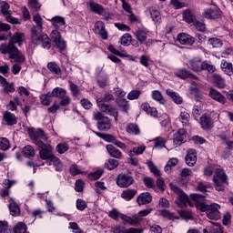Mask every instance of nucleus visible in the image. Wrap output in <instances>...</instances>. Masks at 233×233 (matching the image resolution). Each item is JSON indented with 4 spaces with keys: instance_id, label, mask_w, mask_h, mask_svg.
Masks as SVG:
<instances>
[{
    "instance_id": "1",
    "label": "nucleus",
    "mask_w": 233,
    "mask_h": 233,
    "mask_svg": "<svg viewBox=\"0 0 233 233\" xmlns=\"http://www.w3.org/2000/svg\"><path fill=\"white\" fill-rule=\"evenodd\" d=\"M206 195L198 193L190 195V199L194 201L197 210H200V212H207V218H208V219L216 221H218V219H221V212H219L221 206L218 203H211L210 205L206 204Z\"/></svg>"
},
{
    "instance_id": "2",
    "label": "nucleus",
    "mask_w": 233,
    "mask_h": 233,
    "mask_svg": "<svg viewBox=\"0 0 233 233\" xmlns=\"http://www.w3.org/2000/svg\"><path fill=\"white\" fill-rule=\"evenodd\" d=\"M189 66L193 72L201 73L208 72V74H214L216 72V66L208 64L207 61H203L201 57H194L189 60Z\"/></svg>"
},
{
    "instance_id": "3",
    "label": "nucleus",
    "mask_w": 233,
    "mask_h": 233,
    "mask_svg": "<svg viewBox=\"0 0 233 233\" xmlns=\"http://www.w3.org/2000/svg\"><path fill=\"white\" fill-rule=\"evenodd\" d=\"M213 183H215V188L218 192H223L225 190V185H228V177L225 173V169L217 168L215 170Z\"/></svg>"
},
{
    "instance_id": "4",
    "label": "nucleus",
    "mask_w": 233,
    "mask_h": 233,
    "mask_svg": "<svg viewBox=\"0 0 233 233\" xmlns=\"http://www.w3.org/2000/svg\"><path fill=\"white\" fill-rule=\"evenodd\" d=\"M31 41L36 46L42 45V48L45 50H50L52 48V40L48 37V35L43 32L31 34Z\"/></svg>"
},
{
    "instance_id": "5",
    "label": "nucleus",
    "mask_w": 233,
    "mask_h": 233,
    "mask_svg": "<svg viewBox=\"0 0 233 233\" xmlns=\"http://www.w3.org/2000/svg\"><path fill=\"white\" fill-rule=\"evenodd\" d=\"M170 188L177 196V200L176 201V203L178 207H187V205H189V207H192V202L190 201V198L186 195L183 189L174 184H170Z\"/></svg>"
},
{
    "instance_id": "6",
    "label": "nucleus",
    "mask_w": 233,
    "mask_h": 233,
    "mask_svg": "<svg viewBox=\"0 0 233 233\" xmlns=\"http://www.w3.org/2000/svg\"><path fill=\"white\" fill-rule=\"evenodd\" d=\"M94 119H96V121H98L96 123V127L101 132H107V130H110V128H112V120H110L108 116H104L103 113L97 112L96 114H95Z\"/></svg>"
},
{
    "instance_id": "7",
    "label": "nucleus",
    "mask_w": 233,
    "mask_h": 233,
    "mask_svg": "<svg viewBox=\"0 0 233 233\" xmlns=\"http://www.w3.org/2000/svg\"><path fill=\"white\" fill-rule=\"evenodd\" d=\"M37 148L39 152V157L43 161H48L54 157V148L49 144H45V142H36Z\"/></svg>"
},
{
    "instance_id": "8",
    "label": "nucleus",
    "mask_w": 233,
    "mask_h": 233,
    "mask_svg": "<svg viewBox=\"0 0 233 233\" xmlns=\"http://www.w3.org/2000/svg\"><path fill=\"white\" fill-rule=\"evenodd\" d=\"M51 94L53 97L60 99V106H68L72 101L70 96H66V90L63 89V87H55Z\"/></svg>"
},
{
    "instance_id": "9",
    "label": "nucleus",
    "mask_w": 233,
    "mask_h": 233,
    "mask_svg": "<svg viewBox=\"0 0 233 233\" xmlns=\"http://www.w3.org/2000/svg\"><path fill=\"white\" fill-rule=\"evenodd\" d=\"M50 35L56 48H58L59 52H65L66 50V42L61 38V33L57 30H53Z\"/></svg>"
},
{
    "instance_id": "10",
    "label": "nucleus",
    "mask_w": 233,
    "mask_h": 233,
    "mask_svg": "<svg viewBox=\"0 0 233 233\" xmlns=\"http://www.w3.org/2000/svg\"><path fill=\"white\" fill-rule=\"evenodd\" d=\"M133 183H135L134 177L129 174L120 173L117 175L116 185L120 188H128Z\"/></svg>"
},
{
    "instance_id": "11",
    "label": "nucleus",
    "mask_w": 233,
    "mask_h": 233,
    "mask_svg": "<svg viewBox=\"0 0 233 233\" xmlns=\"http://www.w3.org/2000/svg\"><path fill=\"white\" fill-rule=\"evenodd\" d=\"M202 15L203 17H205V19H211V20L220 19L221 9H219L218 7H208L204 10Z\"/></svg>"
},
{
    "instance_id": "12",
    "label": "nucleus",
    "mask_w": 233,
    "mask_h": 233,
    "mask_svg": "<svg viewBox=\"0 0 233 233\" xmlns=\"http://www.w3.org/2000/svg\"><path fill=\"white\" fill-rule=\"evenodd\" d=\"M187 142V129L179 128L173 136V143L174 145H177L181 147L183 143Z\"/></svg>"
},
{
    "instance_id": "13",
    "label": "nucleus",
    "mask_w": 233,
    "mask_h": 233,
    "mask_svg": "<svg viewBox=\"0 0 233 233\" xmlns=\"http://www.w3.org/2000/svg\"><path fill=\"white\" fill-rule=\"evenodd\" d=\"M29 136H30V138L32 139L33 143H35V145H36V147H37V143H43V141H41V139H45V137H46L45 130H43L41 128H37L36 130L31 129V131L29 132Z\"/></svg>"
},
{
    "instance_id": "14",
    "label": "nucleus",
    "mask_w": 233,
    "mask_h": 233,
    "mask_svg": "<svg viewBox=\"0 0 233 233\" xmlns=\"http://www.w3.org/2000/svg\"><path fill=\"white\" fill-rule=\"evenodd\" d=\"M12 26L6 23L0 21V41H6L9 37H12Z\"/></svg>"
},
{
    "instance_id": "15",
    "label": "nucleus",
    "mask_w": 233,
    "mask_h": 233,
    "mask_svg": "<svg viewBox=\"0 0 233 233\" xmlns=\"http://www.w3.org/2000/svg\"><path fill=\"white\" fill-rule=\"evenodd\" d=\"M209 97L219 103L220 105H227V97L221 94V92L218 91L215 88H209Z\"/></svg>"
},
{
    "instance_id": "16",
    "label": "nucleus",
    "mask_w": 233,
    "mask_h": 233,
    "mask_svg": "<svg viewBox=\"0 0 233 233\" xmlns=\"http://www.w3.org/2000/svg\"><path fill=\"white\" fill-rule=\"evenodd\" d=\"M177 41H178L180 45H188L189 46H192V45L196 43V38L188 34L180 33L177 36Z\"/></svg>"
},
{
    "instance_id": "17",
    "label": "nucleus",
    "mask_w": 233,
    "mask_h": 233,
    "mask_svg": "<svg viewBox=\"0 0 233 233\" xmlns=\"http://www.w3.org/2000/svg\"><path fill=\"white\" fill-rule=\"evenodd\" d=\"M33 21L36 25L31 28V34H39L40 32H43V18L41 17V15L35 14L33 15Z\"/></svg>"
},
{
    "instance_id": "18",
    "label": "nucleus",
    "mask_w": 233,
    "mask_h": 233,
    "mask_svg": "<svg viewBox=\"0 0 233 233\" xmlns=\"http://www.w3.org/2000/svg\"><path fill=\"white\" fill-rule=\"evenodd\" d=\"M135 37L140 43V45H148V43H147V39H148V30L138 28L135 32Z\"/></svg>"
},
{
    "instance_id": "19",
    "label": "nucleus",
    "mask_w": 233,
    "mask_h": 233,
    "mask_svg": "<svg viewBox=\"0 0 233 233\" xmlns=\"http://www.w3.org/2000/svg\"><path fill=\"white\" fill-rule=\"evenodd\" d=\"M185 161L188 167H194L198 163V152L196 149H188L185 157Z\"/></svg>"
},
{
    "instance_id": "20",
    "label": "nucleus",
    "mask_w": 233,
    "mask_h": 233,
    "mask_svg": "<svg viewBox=\"0 0 233 233\" xmlns=\"http://www.w3.org/2000/svg\"><path fill=\"white\" fill-rule=\"evenodd\" d=\"M101 112H104L105 114H107V116H112L117 123V117L119 116V112L117 109L110 105L107 106H102L101 107H98Z\"/></svg>"
},
{
    "instance_id": "21",
    "label": "nucleus",
    "mask_w": 233,
    "mask_h": 233,
    "mask_svg": "<svg viewBox=\"0 0 233 233\" xmlns=\"http://www.w3.org/2000/svg\"><path fill=\"white\" fill-rule=\"evenodd\" d=\"M16 48L17 46H14L10 41L7 44L4 43L0 45V54H3V56L8 54L10 57Z\"/></svg>"
},
{
    "instance_id": "22",
    "label": "nucleus",
    "mask_w": 233,
    "mask_h": 233,
    "mask_svg": "<svg viewBox=\"0 0 233 233\" xmlns=\"http://www.w3.org/2000/svg\"><path fill=\"white\" fill-rule=\"evenodd\" d=\"M175 76L177 77H179V79H194L195 81H198L199 79L198 76L192 74V72L187 69L178 70L177 73H175Z\"/></svg>"
},
{
    "instance_id": "23",
    "label": "nucleus",
    "mask_w": 233,
    "mask_h": 233,
    "mask_svg": "<svg viewBox=\"0 0 233 233\" xmlns=\"http://www.w3.org/2000/svg\"><path fill=\"white\" fill-rule=\"evenodd\" d=\"M3 121L5 122L7 127H14V125H17V116H15V115L10 111H5L3 114Z\"/></svg>"
},
{
    "instance_id": "24",
    "label": "nucleus",
    "mask_w": 233,
    "mask_h": 233,
    "mask_svg": "<svg viewBox=\"0 0 233 233\" xmlns=\"http://www.w3.org/2000/svg\"><path fill=\"white\" fill-rule=\"evenodd\" d=\"M106 148L110 157H114L115 159H121V157H123V153H121V150L117 149L112 144L106 145Z\"/></svg>"
},
{
    "instance_id": "25",
    "label": "nucleus",
    "mask_w": 233,
    "mask_h": 233,
    "mask_svg": "<svg viewBox=\"0 0 233 233\" xmlns=\"http://www.w3.org/2000/svg\"><path fill=\"white\" fill-rule=\"evenodd\" d=\"M25 41V33L15 32L13 34L11 40L9 41L14 46L18 45V46H23Z\"/></svg>"
},
{
    "instance_id": "26",
    "label": "nucleus",
    "mask_w": 233,
    "mask_h": 233,
    "mask_svg": "<svg viewBox=\"0 0 233 233\" xmlns=\"http://www.w3.org/2000/svg\"><path fill=\"white\" fill-rule=\"evenodd\" d=\"M110 101H114V95L110 93H106L103 97H98L96 99V105L98 108H100L101 106H108L106 103H110Z\"/></svg>"
},
{
    "instance_id": "27",
    "label": "nucleus",
    "mask_w": 233,
    "mask_h": 233,
    "mask_svg": "<svg viewBox=\"0 0 233 233\" xmlns=\"http://www.w3.org/2000/svg\"><path fill=\"white\" fill-rule=\"evenodd\" d=\"M88 6L91 12H94V14H96L97 15H103L105 12V7H103L101 4L94 2V0L89 1Z\"/></svg>"
},
{
    "instance_id": "28",
    "label": "nucleus",
    "mask_w": 233,
    "mask_h": 233,
    "mask_svg": "<svg viewBox=\"0 0 233 233\" xmlns=\"http://www.w3.org/2000/svg\"><path fill=\"white\" fill-rule=\"evenodd\" d=\"M9 59H14L15 63L20 64L26 61V57L17 47L15 51H13L12 55L9 56Z\"/></svg>"
},
{
    "instance_id": "29",
    "label": "nucleus",
    "mask_w": 233,
    "mask_h": 233,
    "mask_svg": "<svg viewBox=\"0 0 233 233\" xmlns=\"http://www.w3.org/2000/svg\"><path fill=\"white\" fill-rule=\"evenodd\" d=\"M167 96L168 97L172 98V101L176 103V105H183V97L179 96V93H177L176 91H173L172 89H167L166 90Z\"/></svg>"
},
{
    "instance_id": "30",
    "label": "nucleus",
    "mask_w": 233,
    "mask_h": 233,
    "mask_svg": "<svg viewBox=\"0 0 233 233\" xmlns=\"http://www.w3.org/2000/svg\"><path fill=\"white\" fill-rule=\"evenodd\" d=\"M137 202L138 205H148L152 203V195L148 192L142 193L137 198Z\"/></svg>"
},
{
    "instance_id": "31",
    "label": "nucleus",
    "mask_w": 233,
    "mask_h": 233,
    "mask_svg": "<svg viewBox=\"0 0 233 233\" xmlns=\"http://www.w3.org/2000/svg\"><path fill=\"white\" fill-rule=\"evenodd\" d=\"M137 195V189L127 188L121 193L122 199L126 201H132Z\"/></svg>"
},
{
    "instance_id": "32",
    "label": "nucleus",
    "mask_w": 233,
    "mask_h": 233,
    "mask_svg": "<svg viewBox=\"0 0 233 233\" xmlns=\"http://www.w3.org/2000/svg\"><path fill=\"white\" fill-rule=\"evenodd\" d=\"M47 70L51 72V74H55V76H63V70L56 62H49L47 64Z\"/></svg>"
},
{
    "instance_id": "33",
    "label": "nucleus",
    "mask_w": 233,
    "mask_h": 233,
    "mask_svg": "<svg viewBox=\"0 0 233 233\" xmlns=\"http://www.w3.org/2000/svg\"><path fill=\"white\" fill-rule=\"evenodd\" d=\"M0 15L6 17V15H12V11H10V4L6 1H0Z\"/></svg>"
},
{
    "instance_id": "34",
    "label": "nucleus",
    "mask_w": 233,
    "mask_h": 233,
    "mask_svg": "<svg viewBox=\"0 0 233 233\" xmlns=\"http://www.w3.org/2000/svg\"><path fill=\"white\" fill-rule=\"evenodd\" d=\"M126 130L127 134H131L132 136H139V134H141V129H139V126L136 123L128 124Z\"/></svg>"
},
{
    "instance_id": "35",
    "label": "nucleus",
    "mask_w": 233,
    "mask_h": 233,
    "mask_svg": "<svg viewBox=\"0 0 233 233\" xmlns=\"http://www.w3.org/2000/svg\"><path fill=\"white\" fill-rule=\"evenodd\" d=\"M200 125L203 130H209L212 127V121L210 120V116L205 114L200 117Z\"/></svg>"
},
{
    "instance_id": "36",
    "label": "nucleus",
    "mask_w": 233,
    "mask_h": 233,
    "mask_svg": "<svg viewBox=\"0 0 233 233\" xmlns=\"http://www.w3.org/2000/svg\"><path fill=\"white\" fill-rule=\"evenodd\" d=\"M220 66H221V69L224 71V74H226L227 76L233 75L232 63H228L227 62V60H222Z\"/></svg>"
},
{
    "instance_id": "37",
    "label": "nucleus",
    "mask_w": 233,
    "mask_h": 233,
    "mask_svg": "<svg viewBox=\"0 0 233 233\" xmlns=\"http://www.w3.org/2000/svg\"><path fill=\"white\" fill-rule=\"evenodd\" d=\"M149 14L154 23H159L161 21V13L156 7L152 6L149 8Z\"/></svg>"
},
{
    "instance_id": "38",
    "label": "nucleus",
    "mask_w": 233,
    "mask_h": 233,
    "mask_svg": "<svg viewBox=\"0 0 233 233\" xmlns=\"http://www.w3.org/2000/svg\"><path fill=\"white\" fill-rule=\"evenodd\" d=\"M8 208L10 210L11 216H14L15 218H17V216H21V208H19V205H17V203H10L8 205Z\"/></svg>"
},
{
    "instance_id": "39",
    "label": "nucleus",
    "mask_w": 233,
    "mask_h": 233,
    "mask_svg": "<svg viewBox=\"0 0 233 233\" xmlns=\"http://www.w3.org/2000/svg\"><path fill=\"white\" fill-rule=\"evenodd\" d=\"M96 83L100 88H106V86L108 85V76L103 74L98 75Z\"/></svg>"
},
{
    "instance_id": "40",
    "label": "nucleus",
    "mask_w": 233,
    "mask_h": 233,
    "mask_svg": "<svg viewBox=\"0 0 233 233\" xmlns=\"http://www.w3.org/2000/svg\"><path fill=\"white\" fill-rule=\"evenodd\" d=\"M53 97L54 96L52 95V92H48L40 96V101L44 106H50V103H52Z\"/></svg>"
},
{
    "instance_id": "41",
    "label": "nucleus",
    "mask_w": 233,
    "mask_h": 233,
    "mask_svg": "<svg viewBox=\"0 0 233 233\" xmlns=\"http://www.w3.org/2000/svg\"><path fill=\"white\" fill-rule=\"evenodd\" d=\"M95 134L101 139H104V141H106L107 143H113V145L116 139L114 135L105 134V133H101V132H95Z\"/></svg>"
},
{
    "instance_id": "42",
    "label": "nucleus",
    "mask_w": 233,
    "mask_h": 233,
    "mask_svg": "<svg viewBox=\"0 0 233 233\" xmlns=\"http://www.w3.org/2000/svg\"><path fill=\"white\" fill-rule=\"evenodd\" d=\"M118 108H120L121 112H125L128 114V110H130V104L125 98H120L117 102Z\"/></svg>"
},
{
    "instance_id": "43",
    "label": "nucleus",
    "mask_w": 233,
    "mask_h": 233,
    "mask_svg": "<svg viewBox=\"0 0 233 233\" xmlns=\"http://www.w3.org/2000/svg\"><path fill=\"white\" fill-rule=\"evenodd\" d=\"M51 23L55 28H59V26H65L66 22H65V17L63 16H54L51 19Z\"/></svg>"
},
{
    "instance_id": "44",
    "label": "nucleus",
    "mask_w": 233,
    "mask_h": 233,
    "mask_svg": "<svg viewBox=\"0 0 233 233\" xmlns=\"http://www.w3.org/2000/svg\"><path fill=\"white\" fill-rule=\"evenodd\" d=\"M213 81H214L216 86H218V88H225V86H226L225 78H222V76L220 75L214 74Z\"/></svg>"
},
{
    "instance_id": "45",
    "label": "nucleus",
    "mask_w": 233,
    "mask_h": 233,
    "mask_svg": "<svg viewBox=\"0 0 233 233\" xmlns=\"http://www.w3.org/2000/svg\"><path fill=\"white\" fill-rule=\"evenodd\" d=\"M183 19L184 21H186V23H188V25H190V23H194V21H196V15L192 14V11L190 9H187L183 13Z\"/></svg>"
},
{
    "instance_id": "46",
    "label": "nucleus",
    "mask_w": 233,
    "mask_h": 233,
    "mask_svg": "<svg viewBox=\"0 0 233 233\" xmlns=\"http://www.w3.org/2000/svg\"><path fill=\"white\" fill-rule=\"evenodd\" d=\"M27 227H26V224H25V222H18L14 229H13V232L14 233H30L27 231Z\"/></svg>"
},
{
    "instance_id": "47",
    "label": "nucleus",
    "mask_w": 233,
    "mask_h": 233,
    "mask_svg": "<svg viewBox=\"0 0 233 233\" xmlns=\"http://www.w3.org/2000/svg\"><path fill=\"white\" fill-rule=\"evenodd\" d=\"M179 163V159L173 157L170 158L167 162V165L165 167V172H172V168H174V167H176L177 164Z\"/></svg>"
},
{
    "instance_id": "48",
    "label": "nucleus",
    "mask_w": 233,
    "mask_h": 233,
    "mask_svg": "<svg viewBox=\"0 0 233 233\" xmlns=\"http://www.w3.org/2000/svg\"><path fill=\"white\" fill-rule=\"evenodd\" d=\"M161 216L169 219V221H176V219H179V217L176 216L173 212H170L168 209H162Z\"/></svg>"
},
{
    "instance_id": "49",
    "label": "nucleus",
    "mask_w": 233,
    "mask_h": 233,
    "mask_svg": "<svg viewBox=\"0 0 233 233\" xmlns=\"http://www.w3.org/2000/svg\"><path fill=\"white\" fill-rule=\"evenodd\" d=\"M147 167H148L150 172H152V174H154V176H156V177H161V171L159 169H157V166L156 164H154V162H152V160L147 161Z\"/></svg>"
},
{
    "instance_id": "50",
    "label": "nucleus",
    "mask_w": 233,
    "mask_h": 233,
    "mask_svg": "<svg viewBox=\"0 0 233 233\" xmlns=\"http://www.w3.org/2000/svg\"><path fill=\"white\" fill-rule=\"evenodd\" d=\"M147 167H148L150 172H152V174H154V176H156V177H161V171L159 169H157V166L156 164H154V162H152V160L147 161Z\"/></svg>"
},
{
    "instance_id": "51",
    "label": "nucleus",
    "mask_w": 233,
    "mask_h": 233,
    "mask_svg": "<svg viewBox=\"0 0 233 233\" xmlns=\"http://www.w3.org/2000/svg\"><path fill=\"white\" fill-rule=\"evenodd\" d=\"M147 167H148L150 172H152V174H154V176H156V177H161V171L159 169H157V166L156 164H154V162H152V160L147 161Z\"/></svg>"
},
{
    "instance_id": "52",
    "label": "nucleus",
    "mask_w": 233,
    "mask_h": 233,
    "mask_svg": "<svg viewBox=\"0 0 233 233\" xmlns=\"http://www.w3.org/2000/svg\"><path fill=\"white\" fill-rule=\"evenodd\" d=\"M147 167H148L150 172H152V174H154V176H156V177H161V171L159 169H157V166L156 164H154V162H152V160L147 161Z\"/></svg>"
},
{
    "instance_id": "53",
    "label": "nucleus",
    "mask_w": 233,
    "mask_h": 233,
    "mask_svg": "<svg viewBox=\"0 0 233 233\" xmlns=\"http://www.w3.org/2000/svg\"><path fill=\"white\" fill-rule=\"evenodd\" d=\"M118 167H119V161L114 158H109L105 163V167L107 168V170H115V168H117Z\"/></svg>"
},
{
    "instance_id": "54",
    "label": "nucleus",
    "mask_w": 233,
    "mask_h": 233,
    "mask_svg": "<svg viewBox=\"0 0 233 233\" xmlns=\"http://www.w3.org/2000/svg\"><path fill=\"white\" fill-rule=\"evenodd\" d=\"M22 152L26 157H35V149L30 145H27L23 147Z\"/></svg>"
},
{
    "instance_id": "55",
    "label": "nucleus",
    "mask_w": 233,
    "mask_h": 233,
    "mask_svg": "<svg viewBox=\"0 0 233 233\" xmlns=\"http://www.w3.org/2000/svg\"><path fill=\"white\" fill-rule=\"evenodd\" d=\"M152 97L155 101H158V103H160V105H165V103H167V101L163 97V94H161V92L159 90L153 91Z\"/></svg>"
},
{
    "instance_id": "56",
    "label": "nucleus",
    "mask_w": 233,
    "mask_h": 233,
    "mask_svg": "<svg viewBox=\"0 0 233 233\" xmlns=\"http://www.w3.org/2000/svg\"><path fill=\"white\" fill-rule=\"evenodd\" d=\"M28 7L30 10H33V12H39L41 9V4H39V0H29Z\"/></svg>"
},
{
    "instance_id": "57",
    "label": "nucleus",
    "mask_w": 233,
    "mask_h": 233,
    "mask_svg": "<svg viewBox=\"0 0 233 233\" xmlns=\"http://www.w3.org/2000/svg\"><path fill=\"white\" fill-rule=\"evenodd\" d=\"M155 148H167V140L161 137H157L154 139Z\"/></svg>"
},
{
    "instance_id": "58",
    "label": "nucleus",
    "mask_w": 233,
    "mask_h": 233,
    "mask_svg": "<svg viewBox=\"0 0 233 233\" xmlns=\"http://www.w3.org/2000/svg\"><path fill=\"white\" fill-rule=\"evenodd\" d=\"M76 207L77 210H79L80 212H83L86 208H88V204L84 199L77 198L76 202Z\"/></svg>"
},
{
    "instance_id": "59",
    "label": "nucleus",
    "mask_w": 233,
    "mask_h": 233,
    "mask_svg": "<svg viewBox=\"0 0 233 233\" xmlns=\"http://www.w3.org/2000/svg\"><path fill=\"white\" fill-rule=\"evenodd\" d=\"M103 174H104L103 169H98L93 173H89L87 175V177H88V179H90V181H96V180L99 179V177H101V176H103Z\"/></svg>"
},
{
    "instance_id": "60",
    "label": "nucleus",
    "mask_w": 233,
    "mask_h": 233,
    "mask_svg": "<svg viewBox=\"0 0 233 233\" xmlns=\"http://www.w3.org/2000/svg\"><path fill=\"white\" fill-rule=\"evenodd\" d=\"M208 45H210L213 48H221L223 46V41L219 38H209Z\"/></svg>"
},
{
    "instance_id": "61",
    "label": "nucleus",
    "mask_w": 233,
    "mask_h": 233,
    "mask_svg": "<svg viewBox=\"0 0 233 233\" xmlns=\"http://www.w3.org/2000/svg\"><path fill=\"white\" fill-rule=\"evenodd\" d=\"M69 88L72 93L73 97H77L79 94H81V91L79 90V86L73 83L72 81H69Z\"/></svg>"
},
{
    "instance_id": "62",
    "label": "nucleus",
    "mask_w": 233,
    "mask_h": 233,
    "mask_svg": "<svg viewBox=\"0 0 233 233\" xmlns=\"http://www.w3.org/2000/svg\"><path fill=\"white\" fill-rule=\"evenodd\" d=\"M141 221L142 219L137 217L132 218L131 217L127 216L126 218V223H128V225H131L132 227H137V225L141 224Z\"/></svg>"
},
{
    "instance_id": "63",
    "label": "nucleus",
    "mask_w": 233,
    "mask_h": 233,
    "mask_svg": "<svg viewBox=\"0 0 233 233\" xmlns=\"http://www.w3.org/2000/svg\"><path fill=\"white\" fill-rule=\"evenodd\" d=\"M10 148V141L6 137H0V150H8Z\"/></svg>"
},
{
    "instance_id": "64",
    "label": "nucleus",
    "mask_w": 233,
    "mask_h": 233,
    "mask_svg": "<svg viewBox=\"0 0 233 233\" xmlns=\"http://www.w3.org/2000/svg\"><path fill=\"white\" fill-rule=\"evenodd\" d=\"M68 148L69 147L66 142H63L56 146V150L58 154H65V152H67Z\"/></svg>"
}]
</instances>
